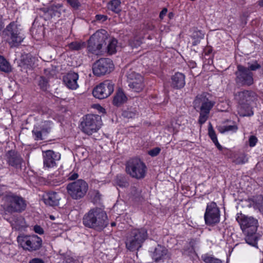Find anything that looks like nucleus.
Instances as JSON below:
<instances>
[{
    "label": "nucleus",
    "mask_w": 263,
    "mask_h": 263,
    "mask_svg": "<svg viewBox=\"0 0 263 263\" xmlns=\"http://www.w3.org/2000/svg\"><path fill=\"white\" fill-rule=\"evenodd\" d=\"M2 207L6 213L13 214L24 212L27 206V200L20 194L6 192L2 198Z\"/></svg>",
    "instance_id": "f257e3e1"
},
{
    "label": "nucleus",
    "mask_w": 263,
    "mask_h": 263,
    "mask_svg": "<svg viewBox=\"0 0 263 263\" xmlns=\"http://www.w3.org/2000/svg\"><path fill=\"white\" fill-rule=\"evenodd\" d=\"M83 224L87 228L100 232L108 224L107 214L101 208H92L84 215Z\"/></svg>",
    "instance_id": "f03ea898"
},
{
    "label": "nucleus",
    "mask_w": 263,
    "mask_h": 263,
    "mask_svg": "<svg viewBox=\"0 0 263 263\" xmlns=\"http://www.w3.org/2000/svg\"><path fill=\"white\" fill-rule=\"evenodd\" d=\"M148 237L147 230L146 228L133 229L127 234L126 247L130 251L138 250Z\"/></svg>",
    "instance_id": "7ed1b4c3"
},
{
    "label": "nucleus",
    "mask_w": 263,
    "mask_h": 263,
    "mask_svg": "<svg viewBox=\"0 0 263 263\" xmlns=\"http://www.w3.org/2000/svg\"><path fill=\"white\" fill-rule=\"evenodd\" d=\"M125 170L130 177L141 179L145 176L147 167L145 163L137 158L129 160L126 163Z\"/></svg>",
    "instance_id": "20e7f679"
},
{
    "label": "nucleus",
    "mask_w": 263,
    "mask_h": 263,
    "mask_svg": "<svg viewBox=\"0 0 263 263\" xmlns=\"http://www.w3.org/2000/svg\"><path fill=\"white\" fill-rule=\"evenodd\" d=\"M17 240L24 250L30 252L37 251L42 246V239L36 235H20L17 236Z\"/></svg>",
    "instance_id": "39448f33"
},
{
    "label": "nucleus",
    "mask_w": 263,
    "mask_h": 263,
    "mask_svg": "<svg viewBox=\"0 0 263 263\" xmlns=\"http://www.w3.org/2000/svg\"><path fill=\"white\" fill-rule=\"evenodd\" d=\"M107 39V34L105 30L102 29L96 31L88 41V51L97 55L100 54L101 49Z\"/></svg>",
    "instance_id": "423d86ee"
},
{
    "label": "nucleus",
    "mask_w": 263,
    "mask_h": 263,
    "mask_svg": "<svg viewBox=\"0 0 263 263\" xmlns=\"http://www.w3.org/2000/svg\"><path fill=\"white\" fill-rule=\"evenodd\" d=\"M68 195L74 200H79L83 198L88 190L87 182L82 179H79L68 183L66 186Z\"/></svg>",
    "instance_id": "0eeeda50"
},
{
    "label": "nucleus",
    "mask_w": 263,
    "mask_h": 263,
    "mask_svg": "<svg viewBox=\"0 0 263 263\" xmlns=\"http://www.w3.org/2000/svg\"><path fill=\"white\" fill-rule=\"evenodd\" d=\"M101 125V117L95 115H86L81 123L82 132L89 135L97 132L100 128Z\"/></svg>",
    "instance_id": "6e6552de"
},
{
    "label": "nucleus",
    "mask_w": 263,
    "mask_h": 263,
    "mask_svg": "<svg viewBox=\"0 0 263 263\" xmlns=\"http://www.w3.org/2000/svg\"><path fill=\"white\" fill-rule=\"evenodd\" d=\"M5 32L7 36V41L11 47L18 46L25 38L21 29L14 22L10 23L6 27Z\"/></svg>",
    "instance_id": "1a4fd4ad"
},
{
    "label": "nucleus",
    "mask_w": 263,
    "mask_h": 263,
    "mask_svg": "<svg viewBox=\"0 0 263 263\" xmlns=\"http://www.w3.org/2000/svg\"><path fill=\"white\" fill-rule=\"evenodd\" d=\"M220 213L219 208L215 202L207 204L204 215L205 223L206 225L214 226L220 221Z\"/></svg>",
    "instance_id": "9d476101"
},
{
    "label": "nucleus",
    "mask_w": 263,
    "mask_h": 263,
    "mask_svg": "<svg viewBox=\"0 0 263 263\" xmlns=\"http://www.w3.org/2000/svg\"><path fill=\"white\" fill-rule=\"evenodd\" d=\"M236 219L243 233L256 232L258 226V220L256 219L240 214H237Z\"/></svg>",
    "instance_id": "9b49d317"
},
{
    "label": "nucleus",
    "mask_w": 263,
    "mask_h": 263,
    "mask_svg": "<svg viewBox=\"0 0 263 263\" xmlns=\"http://www.w3.org/2000/svg\"><path fill=\"white\" fill-rule=\"evenodd\" d=\"M114 68V65L110 59L101 58L93 64L92 70L95 76L99 77L110 73Z\"/></svg>",
    "instance_id": "f8f14e48"
},
{
    "label": "nucleus",
    "mask_w": 263,
    "mask_h": 263,
    "mask_svg": "<svg viewBox=\"0 0 263 263\" xmlns=\"http://www.w3.org/2000/svg\"><path fill=\"white\" fill-rule=\"evenodd\" d=\"M209 96V94L205 92L198 95L193 102L194 108L199 109L201 112L210 113L215 102L210 101Z\"/></svg>",
    "instance_id": "ddd939ff"
},
{
    "label": "nucleus",
    "mask_w": 263,
    "mask_h": 263,
    "mask_svg": "<svg viewBox=\"0 0 263 263\" xmlns=\"http://www.w3.org/2000/svg\"><path fill=\"white\" fill-rule=\"evenodd\" d=\"M237 69L235 73L236 77L235 79L236 83L241 85H252L253 83L252 73L247 68L241 65H238Z\"/></svg>",
    "instance_id": "4468645a"
},
{
    "label": "nucleus",
    "mask_w": 263,
    "mask_h": 263,
    "mask_svg": "<svg viewBox=\"0 0 263 263\" xmlns=\"http://www.w3.org/2000/svg\"><path fill=\"white\" fill-rule=\"evenodd\" d=\"M114 84L109 80H106L97 86L92 91L93 96L99 99L108 97L114 91Z\"/></svg>",
    "instance_id": "2eb2a0df"
},
{
    "label": "nucleus",
    "mask_w": 263,
    "mask_h": 263,
    "mask_svg": "<svg viewBox=\"0 0 263 263\" xmlns=\"http://www.w3.org/2000/svg\"><path fill=\"white\" fill-rule=\"evenodd\" d=\"M5 160L9 166L14 168L16 171L22 169L24 160L17 152L8 151L5 155Z\"/></svg>",
    "instance_id": "dca6fc26"
},
{
    "label": "nucleus",
    "mask_w": 263,
    "mask_h": 263,
    "mask_svg": "<svg viewBox=\"0 0 263 263\" xmlns=\"http://www.w3.org/2000/svg\"><path fill=\"white\" fill-rule=\"evenodd\" d=\"M43 164L46 168H52L57 165V161L61 158V154L52 150L43 152Z\"/></svg>",
    "instance_id": "f3484780"
},
{
    "label": "nucleus",
    "mask_w": 263,
    "mask_h": 263,
    "mask_svg": "<svg viewBox=\"0 0 263 263\" xmlns=\"http://www.w3.org/2000/svg\"><path fill=\"white\" fill-rule=\"evenodd\" d=\"M255 97V93L252 91L243 90L234 94V99L241 105L248 104Z\"/></svg>",
    "instance_id": "a211bd4d"
},
{
    "label": "nucleus",
    "mask_w": 263,
    "mask_h": 263,
    "mask_svg": "<svg viewBox=\"0 0 263 263\" xmlns=\"http://www.w3.org/2000/svg\"><path fill=\"white\" fill-rule=\"evenodd\" d=\"M78 79L77 73L70 71L63 77V82L68 88L76 89L79 86L77 82Z\"/></svg>",
    "instance_id": "6ab92c4d"
},
{
    "label": "nucleus",
    "mask_w": 263,
    "mask_h": 263,
    "mask_svg": "<svg viewBox=\"0 0 263 263\" xmlns=\"http://www.w3.org/2000/svg\"><path fill=\"white\" fill-rule=\"evenodd\" d=\"M185 76L181 72H176L171 77V86L175 89L183 88L185 84Z\"/></svg>",
    "instance_id": "aec40b11"
},
{
    "label": "nucleus",
    "mask_w": 263,
    "mask_h": 263,
    "mask_svg": "<svg viewBox=\"0 0 263 263\" xmlns=\"http://www.w3.org/2000/svg\"><path fill=\"white\" fill-rule=\"evenodd\" d=\"M167 249L161 245H158L155 248L152 254V257L155 261H163L167 257Z\"/></svg>",
    "instance_id": "412c9836"
},
{
    "label": "nucleus",
    "mask_w": 263,
    "mask_h": 263,
    "mask_svg": "<svg viewBox=\"0 0 263 263\" xmlns=\"http://www.w3.org/2000/svg\"><path fill=\"white\" fill-rule=\"evenodd\" d=\"M60 199L59 194L55 192L47 193L43 196L45 204L52 206L58 205Z\"/></svg>",
    "instance_id": "4be33fe9"
},
{
    "label": "nucleus",
    "mask_w": 263,
    "mask_h": 263,
    "mask_svg": "<svg viewBox=\"0 0 263 263\" xmlns=\"http://www.w3.org/2000/svg\"><path fill=\"white\" fill-rule=\"evenodd\" d=\"M128 86L133 91L138 92H140L144 87L143 78L142 76H138V79L129 81Z\"/></svg>",
    "instance_id": "5701e85b"
},
{
    "label": "nucleus",
    "mask_w": 263,
    "mask_h": 263,
    "mask_svg": "<svg viewBox=\"0 0 263 263\" xmlns=\"http://www.w3.org/2000/svg\"><path fill=\"white\" fill-rule=\"evenodd\" d=\"M127 98L121 89H119L114 97V105L119 106L126 102Z\"/></svg>",
    "instance_id": "b1692460"
},
{
    "label": "nucleus",
    "mask_w": 263,
    "mask_h": 263,
    "mask_svg": "<svg viewBox=\"0 0 263 263\" xmlns=\"http://www.w3.org/2000/svg\"><path fill=\"white\" fill-rule=\"evenodd\" d=\"M107 8L109 10L116 13L121 12V1L120 0H112L107 4Z\"/></svg>",
    "instance_id": "393cba45"
},
{
    "label": "nucleus",
    "mask_w": 263,
    "mask_h": 263,
    "mask_svg": "<svg viewBox=\"0 0 263 263\" xmlns=\"http://www.w3.org/2000/svg\"><path fill=\"white\" fill-rule=\"evenodd\" d=\"M244 234L246 235L245 240L246 242L253 247H257L258 238L256 232Z\"/></svg>",
    "instance_id": "a878e982"
},
{
    "label": "nucleus",
    "mask_w": 263,
    "mask_h": 263,
    "mask_svg": "<svg viewBox=\"0 0 263 263\" xmlns=\"http://www.w3.org/2000/svg\"><path fill=\"white\" fill-rule=\"evenodd\" d=\"M201 259L205 263H222V261L209 254H204L201 256Z\"/></svg>",
    "instance_id": "bb28decb"
},
{
    "label": "nucleus",
    "mask_w": 263,
    "mask_h": 263,
    "mask_svg": "<svg viewBox=\"0 0 263 263\" xmlns=\"http://www.w3.org/2000/svg\"><path fill=\"white\" fill-rule=\"evenodd\" d=\"M31 32L33 36L37 40L42 39L44 36V28L42 26H38L37 28L32 27Z\"/></svg>",
    "instance_id": "cd10ccee"
},
{
    "label": "nucleus",
    "mask_w": 263,
    "mask_h": 263,
    "mask_svg": "<svg viewBox=\"0 0 263 263\" xmlns=\"http://www.w3.org/2000/svg\"><path fill=\"white\" fill-rule=\"evenodd\" d=\"M11 67L9 63L4 58L0 55V70L8 73L11 71Z\"/></svg>",
    "instance_id": "c85d7f7f"
},
{
    "label": "nucleus",
    "mask_w": 263,
    "mask_h": 263,
    "mask_svg": "<svg viewBox=\"0 0 263 263\" xmlns=\"http://www.w3.org/2000/svg\"><path fill=\"white\" fill-rule=\"evenodd\" d=\"M253 206L260 212H263V196L258 195L253 199Z\"/></svg>",
    "instance_id": "c756f323"
},
{
    "label": "nucleus",
    "mask_w": 263,
    "mask_h": 263,
    "mask_svg": "<svg viewBox=\"0 0 263 263\" xmlns=\"http://www.w3.org/2000/svg\"><path fill=\"white\" fill-rule=\"evenodd\" d=\"M122 115L125 118L128 119L135 118L138 116V112L136 108H130L124 110Z\"/></svg>",
    "instance_id": "7c9ffc66"
},
{
    "label": "nucleus",
    "mask_w": 263,
    "mask_h": 263,
    "mask_svg": "<svg viewBox=\"0 0 263 263\" xmlns=\"http://www.w3.org/2000/svg\"><path fill=\"white\" fill-rule=\"evenodd\" d=\"M84 43L81 42H72L67 45L69 49L72 51H78L84 47Z\"/></svg>",
    "instance_id": "2f4dec72"
},
{
    "label": "nucleus",
    "mask_w": 263,
    "mask_h": 263,
    "mask_svg": "<svg viewBox=\"0 0 263 263\" xmlns=\"http://www.w3.org/2000/svg\"><path fill=\"white\" fill-rule=\"evenodd\" d=\"M117 44V40L115 39H111L109 40L107 45V51L109 54H112L116 52Z\"/></svg>",
    "instance_id": "473e14b6"
},
{
    "label": "nucleus",
    "mask_w": 263,
    "mask_h": 263,
    "mask_svg": "<svg viewBox=\"0 0 263 263\" xmlns=\"http://www.w3.org/2000/svg\"><path fill=\"white\" fill-rule=\"evenodd\" d=\"M183 254L184 255L187 256H193L194 255L196 254L195 249L192 242H190L189 247H186L184 248Z\"/></svg>",
    "instance_id": "72a5a7b5"
},
{
    "label": "nucleus",
    "mask_w": 263,
    "mask_h": 263,
    "mask_svg": "<svg viewBox=\"0 0 263 263\" xmlns=\"http://www.w3.org/2000/svg\"><path fill=\"white\" fill-rule=\"evenodd\" d=\"M128 83H129V81H133L136 79H138V76H141L140 74L136 73L135 71L133 70L132 69H129V70H127L125 74Z\"/></svg>",
    "instance_id": "f704fd0d"
},
{
    "label": "nucleus",
    "mask_w": 263,
    "mask_h": 263,
    "mask_svg": "<svg viewBox=\"0 0 263 263\" xmlns=\"http://www.w3.org/2000/svg\"><path fill=\"white\" fill-rule=\"evenodd\" d=\"M115 183L120 187H126L128 186V183L126 181L125 178L122 175H117L115 179Z\"/></svg>",
    "instance_id": "c9c22d12"
},
{
    "label": "nucleus",
    "mask_w": 263,
    "mask_h": 263,
    "mask_svg": "<svg viewBox=\"0 0 263 263\" xmlns=\"http://www.w3.org/2000/svg\"><path fill=\"white\" fill-rule=\"evenodd\" d=\"M204 35L200 31H196L194 32L192 35V38L194 40L193 42V45L196 46L199 44L201 39L203 38Z\"/></svg>",
    "instance_id": "e433bc0d"
},
{
    "label": "nucleus",
    "mask_w": 263,
    "mask_h": 263,
    "mask_svg": "<svg viewBox=\"0 0 263 263\" xmlns=\"http://www.w3.org/2000/svg\"><path fill=\"white\" fill-rule=\"evenodd\" d=\"M238 129L237 126L234 124L232 125H225L219 127V130L221 133L228 132H236Z\"/></svg>",
    "instance_id": "4c0bfd02"
},
{
    "label": "nucleus",
    "mask_w": 263,
    "mask_h": 263,
    "mask_svg": "<svg viewBox=\"0 0 263 263\" xmlns=\"http://www.w3.org/2000/svg\"><path fill=\"white\" fill-rule=\"evenodd\" d=\"M90 198L94 203H98L100 201L101 195L97 190H93L90 193Z\"/></svg>",
    "instance_id": "58836bf2"
},
{
    "label": "nucleus",
    "mask_w": 263,
    "mask_h": 263,
    "mask_svg": "<svg viewBox=\"0 0 263 263\" xmlns=\"http://www.w3.org/2000/svg\"><path fill=\"white\" fill-rule=\"evenodd\" d=\"M32 133L35 140H41L43 139L42 137L43 133L42 131L39 130L37 128H34Z\"/></svg>",
    "instance_id": "ea45409f"
},
{
    "label": "nucleus",
    "mask_w": 263,
    "mask_h": 263,
    "mask_svg": "<svg viewBox=\"0 0 263 263\" xmlns=\"http://www.w3.org/2000/svg\"><path fill=\"white\" fill-rule=\"evenodd\" d=\"M208 134H209L210 137L211 138V140H212V141L213 142H217L218 140L217 138L215 132L214 131V129L213 128L211 124H210V125L209 126Z\"/></svg>",
    "instance_id": "a19ab883"
},
{
    "label": "nucleus",
    "mask_w": 263,
    "mask_h": 263,
    "mask_svg": "<svg viewBox=\"0 0 263 263\" xmlns=\"http://www.w3.org/2000/svg\"><path fill=\"white\" fill-rule=\"evenodd\" d=\"M39 85L42 90H46L48 86L47 80L43 77H41L39 81Z\"/></svg>",
    "instance_id": "79ce46f5"
},
{
    "label": "nucleus",
    "mask_w": 263,
    "mask_h": 263,
    "mask_svg": "<svg viewBox=\"0 0 263 263\" xmlns=\"http://www.w3.org/2000/svg\"><path fill=\"white\" fill-rule=\"evenodd\" d=\"M209 113L200 112V116L199 117L198 122L200 124L202 125L205 122L208 118Z\"/></svg>",
    "instance_id": "37998d69"
},
{
    "label": "nucleus",
    "mask_w": 263,
    "mask_h": 263,
    "mask_svg": "<svg viewBox=\"0 0 263 263\" xmlns=\"http://www.w3.org/2000/svg\"><path fill=\"white\" fill-rule=\"evenodd\" d=\"M160 148L157 147H155L148 152V154L152 157H155L157 156L160 152Z\"/></svg>",
    "instance_id": "c03bdc74"
},
{
    "label": "nucleus",
    "mask_w": 263,
    "mask_h": 263,
    "mask_svg": "<svg viewBox=\"0 0 263 263\" xmlns=\"http://www.w3.org/2000/svg\"><path fill=\"white\" fill-rule=\"evenodd\" d=\"M257 142V139L255 136H251L249 139V145L251 147L254 146Z\"/></svg>",
    "instance_id": "a18cd8bd"
},
{
    "label": "nucleus",
    "mask_w": 263,
    "mask_h": 263,
    "mask_svg": "<svg viewBox=\"0 0 263 263\" xmlns=\"http://www.w3.org/2000/svg\"><path fill=\"white\" fill-rule=\"evenodd\" d=\"M63 7V5L62 4H56V5H52L50 7V10H52V11H56L57 12H58L59 14H60V12H59L58 11V9H60V8H61L62 7Z\"/></svg>",
    "instance_id": "49530a36"
},
{
    "label": "nucleus",
    "mask_w": 263,
    "mask_h": 263,
    "mask_svg": "<svg viewBox=\"0 0 263 263\" xmlns=\"http://www.w3.org/2000/svg\"><path fill=\"white\" fill-rule=\"evenodd\" d=\"M260 65L255 62L250 65L249 67L247 68V69H249V70L250 71V70H256V69L260 68Z\"/></svg>",
    "instance_id": "de8ad7c7"
},
{
    "label": "nucleus",
    "mask_w": 263,
    "mask_h": 263,
    "mask_svg": "<svg viewBox=\"0 0 263 263\" xmlns=\"http://www.w3.org/2000/svg\"><path fill=\"white\" fill-rule=\"evenodd\" d=\"M34 231L39 234H43L44 233V230L43 228L40 226L36 225L33 228Z\"/></svg>",
    "instance_id": "09e8293b"
},
{
    "label": "nucleus",
    "mask_w": 263,
    "mask_h": 263,
    "mask_svg": "<svg viewBox=\"0 0 263 263\" xmlns=\"http://www.w3.org/2000/svg\"><path fill=\"white\" fill-rule=\"evenodd\" d=\"M96 20L98 21H101L102 22H104L107 20V16L106 15H104L98 14L96 16Z\"/></svg>",
    "instance_id": "8fccbe9b"
},
{
    "label": "nucleus",
    "mask_w": 263,
    "mask_h": 263,
    "mask_svg": "<svg viewBox=\"0 0 263 263\" xmlns=\"http://www.w3.org/2000/svg\"><path fill=\"white\" fill-rule=\"evenodd\" d=\"M79 175L77 173H71L69 175L68 179L70 180H74L77 179Z\"/></svg>",
    "instance_id": "3c124183"
},
{
    "label": "nucleus",
    "mask_w": 263,
    "mask_h": 263,
    "mask_svg": "<svg viewBox=\"0 0 263 263\" xmlns=\"http://www.w3.org/2000/svg\"><path fill=\"white\" fill-rule=\"evenodd\" d=\"M29 263H44V260L41 258H34L31 259Z\"/></svg>",
    "instance_id": "603ef678"
},
{
    "label": "nucleus",
    "mask_w": 263,
    "mask_h": 263,
    "mask_svg": "<svg viewBox=\"0 0 263 263\" xmlns=\"http://www.w3.org/2000/svg\"><path fill=\"white\" fill-rule=\"evenodd\" d=\"M167 9L166 8H164L159 14V17L161 20H162L164 16L166 14Z\"/></svg>",
    "instance_id": "864d4df0"
},
{
    "label": "nucleus",
    "mask_w": 263,
    "mask_h": 263,
    "mask_svg": "<svg viewBox=\"0 0 263 263\" xmlns=\"http://www.w3.org/2000/svg\"><path fill=\"white\" fill-rule=\"evenodd\" d=\"M50 130V127L49 126L46 127L45 128H42L41 131L43 134L46 135L47 134Z\"/></svg>",
    "instance_id": "5fc2aeb1"
},
{
    "label": "nucleus",
    "mask_w": 263,
    "mask_h": 263,
    "mask_svg": "<svg viewBox=\"0 0 263 263\" xmlns=\"http://www.w3.org/2000/svg\"><path fill=\"white\" fill-rule=\"evenodd\" d=\"M213 143L215 144L216 146L217 147V148L219 150H220V151L222 150V146L220 145V144L219 143V142H218V141H217V142H214Z\"/></svg>",
    "instance_id": "6e6d98bb"
},
{
    "label": "nucleus",
    "mask_w": 263,
    "mask_h": 263,
    "mask_svg": "<svg viewBox=\"0 0 263 263\" xmlns=\"http://www.w3.org/2000/svg\"><path fill=\"white\" fill-rule=\"evenodd\" d=\"M253 115V112L252 110H251L248 114H243V116H252Z\"/></svg>",
    "instance_id": "4d7b16f0"
},
{
    "label": "nucleus",
    "mask_w": 263,
    "mask_h": 263,
    "mask_svg": "<svg viewBox=\"0 0 263 263\" xmlns=\"http://www.w3.org/2000/svg\"><path fill=\"white\" fill-rule=\"evenodd\" d=\"M258 5L261 7H263V0H259L258 1Z\"/></svg>",
    "instance_id": "13d9d810"
},
{
    "label": "nucleus",
    "mask_w": 263,
    "mask_h": 263,
    "mask_svg": "<svg viewBox=\"0 0 263 263\" xmlns=\"http://www.w3.org/2000/svg\"><path fill=\"white\" fill-rule=\"evenodd\" d=\"M245 157H244L243 160H240L239 158H238L237 159V161H238V163H245L246 162V160H245Z\"/></svg>",
    "instance_id": "bf43d9fd"
},
{
    "label": "nucleus",
    "mask_w": 263,
    "mask_h": 263,
    "mask_svg": "<svg viewBox=\"0 0 263 263\" xmlns=\"http://www.w3.org/2000/svg\"><path fill=\"white\" fill-rule=\"evenodd\" d=\"M116 226V223L115 222H112L111 223V227H114Z\"/></svg>",
    "instance_id": "052dcab7"
},
{
    "label": "nucleus",
    "mask_w": 263,
    "mask_h": 263,
    "mask_svg": "<svg viewBox=\"0 0 263 263\" xmlns=\"http://www.w3.org/2000/svg\"><path fill=\"white\" fill-rule=\"evenodd\" d=\"M50 219H54V217H53V216H50Z\"/></svg>",
    "instance_id": "680f3d73"
},
{
    "label": "nucleus",
    "mask_w": 263,
    "mask_h": 263,
    "mask_svg": "<svg viewBox=\"0 0 263 263\" xmlns=\"http://www.w3.org/2000/svg\"><path fill=\"white\" fill-rule=\"evenodd\" d=\"M48 124H49V122H46V125H48Z\"/></svg>",
    "instance_id": "e2e57ef3"
},
{
    "label": "nucleus",
    "mask_w": 263,
    "mask_h": 263,
    "mask_svg": "<svg viewBox=\"0 0 263 263\" xmlns=\"http://www.w3.org/2000/svg\"><path fill=\"white\" fill-rule=\"evenodd\" d=\"M171 14H172L171 13H169V15H170V16H172V15H171Z\"/></svg>",
    "instance_id": "0e129e2a"
},
{
    "label": "nucleus",
    "mask_w": 263,
    "mask_h": 263,
    "mask_svg": "<svg viewBox=\"0 0 263 263\" xmlns=\"http://www.w3.org/2000/svg\"><path fill=\"white\" fill-rule=\"evenodd\" d=\"M171 14H172L171 13H169V15H170V16H172V15H171Z\"/></svg>",
    "instance_id": "69168bd1"
},
{
    "label": "nucleus",
    "mask_w": 263,
    "mask_h": 263,
    "mask_svg": "<svg viewBox=\"0 0 263 263\" xmlns=\"http://www.w3.org/2000/svg\"><path fill=\"white\" fill-rule=\"evenodd\" d=\"M261 263H263V261Z\"/></svg>",
    "instance_id": "338daca9"
}]
</instances>
